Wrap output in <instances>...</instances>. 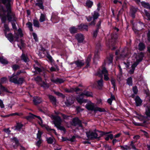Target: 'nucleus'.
I'll list each match as a JSON object with an SVG mask.
<instances>
[{"label":"nucleus","instance_id":"f257e3e1","mask_svg":"<svg viewBox=\"0 0 150 150\" xmlns=\"http://www.w3.org/2000/svg\"><path fill=\"white\" fill-rule=\"evenodd\" d=\"M13 0H0V2H2L6 6V10L2 7L1 11L4 13L7 12L6 16L8 20L11 22L12 28L16 30L17 29L16 26V19L15 14L11 10V5L13 3Z\"/></svg>","mask_w":150,"mask_h":150},{"label":"nucleus","instance_id":"f03ea898","mask_svg":"<svg viewBox=\"0 0 150 150\" xmlns=\"http://www.w3.org/2000/svg\"><path fill=\"white\" fill-rule=\"evenodd\" d=\"M111 132H109L107 133L98 131H89L86 132V134L88 139H93L99 138L104 135L109 134Z\"/></svg>","mask_w":150,"mask_h":150},{"label":"nucleus","instance_id":"7ed1b4c3","mask_svg":"<svg viewBox=\"0 0 150 150\" xmlns=\"http://www.w3.org/2000/svg\"><path fill=\"white\" fill-rule=\"evenodd\" d=\"M144 54L142 52H141L136 55V62L132 64L131 67V69L129 71V74H132L134 73L135 67L138 64L139 62L142 60Z\"/></svg>","mask_w":150,"mask_h":150},{"label":"nucleus","instance_id":"20e7f679","mask_svg":"<svg viewBox=\"0 0 150 150\" xmlns=\"http://www.w3.org/2000/svg\"><path fill=\"white\" fill-rule=\"evenodd\" d=\"M51 118L53 120V122L55 126L61 130L63 131L65 130L64 128L63 127L61 126L62 120L59 116L52 115Z\"/></svg>","mask_w":150,"mask_h":150},{"label":"nucleus","instance_id":"39448f33","mask_svg":"<svg viewBox=\"0 0 150 150\" xmlns=\"http://www.w3.org/2000/svg\"><path fill=\"white\" fill-rule=\"evenodd\" d=\"M9 81L11 82L17 84H22L24 81V78H19L18 79V77L14 74H13L11 76L9 77Z\"/></svg>","mask_w":150,"mask_h":150},{"label":"nucleus","instance_id":"423d86ee","mask_svg":"<svg viewBox=\"0 0 150 150\" xmlns=\"http://www.w3.org/2000/svg\"><path fill=\"white\" fill-rule=\"evenodd\" d=\"M96 106L94 104L90 102L87 104L86 105V108L88 110L91 111H93L95 112V110Z\"/></svg>","mask_w":150,"mask_h":150},{"label":"nucleus","instance_id":"0eeeda50","mask_svg":"<svg viewBox=\"0 0 150 150\" xmlns=\"http://www.w3.org/2000/svg\"><path fill=\"white\" fill-rule=\"evenodd\" d=\"M72 124L74 126L78 125L79 127H82L81 122L78 118H75L73 119Z\"/></svg>","mask_w":150,"mask_h":150},{"label":"nucleus","instance_id":"6e6552de","mask_svg":"<svg viewBox=\"0 0 150 150\" xmlns=\"http://www.w3.org/2000/svg\"><path fill=\"white\" fill-rule=\"evenodd\" d=\"M74 102V98L72 97H69L67 99L66 101L65 102V105L67 106L71 105Z\"/></svg>","mask_w":150,"mask_h":150},{"label":"nucleus","instance_id":"1a4fd4ad","mask_svg":"<svg viewBox=\"0 0 150 150\" xmlns=\"http://www.w3.org/2000/svg\"><path fill=\"white\" fill-rule=\"evenodd\" d=\"M75 38L79 43L82 42L84 38L83 35L81 34H77L76 35Z\"/></svg>","mask_w":150,"mask_h":150},{"label":"nucleus","instance_id":"9d476101","mask_svg":"<svg viewBox=\"0 0 150 150\" xmlns=\"http://www.w3.org/2000/svg\"><path fill=\"white\" fill-rule=\"evenodd\" d=\"M102 72L104 75V80L105 81H108L109 79V78L108 77V71L105 68H104L102 71Z\"/></svg>","mask_w":150,"mask_h":150},{"label":"nucleus","instance_id":"9b49d317","mask_svg":"<svg viewBox=\"0 0 150 150\" xmlns=\"http://www.w3.org/2000/svg\"><path fill=\"white\" fill-rule=\"evenodd\" d=\"M5 36L10 42H14V36L11 33L8 34L5 33Z\"/></svg>","mask_w":150,"mask_h":150},{"label":"nucleus","instance_id":"f8f14e48","mask_svg":"<svg viewBox=\"0 0 150 150\" xmlns=\"http://www.w3.org/2000/svg\"><path fill=\"white\" fill-rule=\"evenodd\" d=\"M51 81L54 83L57 84L61 83L64 82V80L62 79L57 78L56 79H51Z\"/></svg>","mask_w":150,"mask_h":150},{"label":"nucleus","instance_id":"ddd939ff","mask_svg":"<svg viewBox=\"0 0 150 150\" xmlns=\"http://www.w3.org/2000/svg\"><path fill=\"white\" fill-rule=\"evenodd\" d=\"M99 76L101 77V79L98 80L97 81V83L98 84V87L99 89H100L103 86V79H102V76L101 75H99Z\"/></svg>","mask_w":150,"mask_h":150},{"label":"nucleus","instance_id":"4468645a","mask_svg":"<svg viewBox=\"0 0 150 150\" xmlns=\"http://www.w3.org/2000/svg\"><path fill=\"white\" fill-rule=\"evenodd\" d=\"M74 63L78 67H81L84 64L85 62L83 60H78L75 62Z\"/></svg>","mask_w":150,"mask_h":150},{"label":"nucleus","instance_id":"2eb2a0df","mask_svg":"<svg viewBox=\"0 0 150 150\" xmlns=\"http://www.w3.org/2000/svg\"><path fill=\"white\" fill-rule=\"evenodd\" d=\"M42 101V100L41 98L36 97L34 98L33 102L35 105H37L38 104L41 103Z\"/></svg>","mask_w":150,"mask_h":150},{"label":"nucleus","instance_id":"dca6fc26","mask_svg":"<svg viewBox=\"0 0 150 150\" xmlns=\"http://www.w3.org/2000/svg\"><path fill=\"white\" fill-rule=\"evenodd\" d=\"M81 96L83 97H85V96L87 97H92L93 95L91 92L85 91L83 93L81 94Z\"/></svg>","mask_w":150,"mask_h":150},{"label":"nucleus","instance_id":"f3484780","mask_svg":"<svg viewBox=\"0 0 150 150\" xmlns=\"http://www.w3.org/2000/svg\"><path fill=\"white\" fill-rule=\"evenodd\" d=\"M135 100L137 106H140L141 105L142 100L141 99L139 96H137L136 97Z\"/></svg>","mask_w":150,"mask_h":150},{"label":"nucleus","instance_id":"a211bd4d","mask_svg":"<svg viewBox=\"0 0 150 150\" xmlns=\"http://www.w3.org/2000/svg\"><path fill=\"white\" fill-rule=\"evenodd\" d=\"M78 27L79 29L80 30L88 31V25H87L81 24L78 26Z\"/></svg>","mask_w":150,"mask_h":150},{"label":"nucleus","instance_id":"6ab92c4d","mask_svg":"<svg viewBox=\"0 0 150 150\" xmlns=\"http://www.w3.org/2000/svg\"><path fill=\"white\" fill-rule=\"evenodd\" d=\"M11 141L12 142L15 143V145H13V147L15 149L16 148L19 144L17 138L16 137H14L11 139Z\"/></svg>","mask_w":150,"mask_h":150},{"label":"nucleus","instance_id":"aec40b11","mask_svg":"<svg viewBox=\"0 0 150 150\" xmlns=\"http://www.w3.org/2000/svg\"><path fill=\"white\" fill-rule=\"evenodd\" d=\"M145 114L147 117L150 118V106H146L145 107Z\"/></svg>","mask_w":150,"mask_h":150},{"label":"nucleus","instance_id":"412c9836","mask_svg":"<svg viewBox=\"0 0 150 150\" xmlns=\"http://www.w3.org/2000/svg\"><path fill=\"white\" fill-rule=\"evenodd\" d=\"M34 117H37L40 120V121L39 122V124H41L42 123V119L39 116H37L35 115H34L33 114H31L30 116H29L28 117H27V119H28L30 117L34 118Z\"/></svg>","mask_w":150,"mask_h":150},{"label":"nucleus","instance_id":"4be33fe9","mask_svg":"<svg viewBox=\"0 0 150 150\" xmlns=\"http://www.w3.org/2000/svg\"><path fill=\"white\" fill-rule=\"evenodd\" d=\"M49 97L51 102L52 103V104L54 105H55L57 103L56 98L51 95L49 96Z\"/></svg>","mask_w":150,"mask_h":150},{"label":"nucleus","instance_id":"5701e85b","mask_svg":"<svg viewBox=\"0 0 150 150\" xmlns=\"http://www.w3.org/2000/svg\"><path fill=\"white\" fill-rule=\"evenodd\" d=\"M46 18V15L41 13L40 16L39 21L40 22H42L45 20Z\"/></svg>","mask_w":150,"mask_h":150},{"label":"nucleus","instance_id":"b1692460","mask_svg":"<svg viewBox=\"0 0 150 150\" xmlns=\"http://www.w3.org/2000/svg\"><path fill=\"white\" fill-rule=\"evenodd\" d=\"M54 138L53 137L46 138V140L48 144H52L54 142Z\"/></svg>","mask_w":150,"mask_h":150},{"label":"nucleus","instance_id":"393cba45","mask_svg":"<svg viewBox=\"0 0 150 150\" xmlns=\"http://www.w3.org/2000/svg\"><path fill=\"white\" fill-rule=\"evenodd\" d=\"M141 4L142 6L145 8L148 9H150V5L149 3L142 2Z\"/></svg>","mask_w":150,"mask_h":150},{"label":"nucleus","instance_id":"a878e982","mask_svg":"<svg viewBox=\"0 0 150 150\" xmlns=\"http://www.w3.org/2000/svg\"><path fill=\"white\" fill-rule=\"evenodd\" d=\"M113 56L110 54L109 57L107 58L106 60V62L109 64L112 63L113 59Z\"/></svg>","mask_w":150,"mask_h":150},{"label":"nucleus","instance_id":"bb28decb","mask_svg":"<svg viewBox=\"0 0 150 150\" xmlns=\"http://www.w3.org/2000/svg\"><path fill=\"white\" fill-rule=\"evenodd\" d=\"M33 24L34 26L36 27L39 28L40 27V24L38 21L36 19L33 20Z\"/></svg>","mask_w":150,"mask_h":150},{"label":"nucleus","instance_id":"cd10ccee","mask_svg":"<svg viewBox=\"0 0 150 150\" xmlns=\"http://www.w3.org/2000/svg\"><path fill=\"white\" fill-rule=\"evenodd\" d=\"M138 48L140 50H143L145 48L144 44L142 43H139V45Z\"/></svg>","mask_w":150,"mask_h":150},{"label":"nucleus","instance_id":"c85d7f7f","mask_svg":"<svg viewBox=\"0 0 150 150\" xmlns=\"http://www.w3.org/2000/svg\"><path fill=\"white\" fill-rule=\"evenodd\" d=\"M0 62L2 64H7L8 63V61L5 59L3 57H0Z\"/></svg>","mask_w":150,"mask_h":150},{"label":"nucleus","instance_id":"c756f323","mask_svg":"<svg viewBox=\"0 0 150 150\" xmlns=\"http://www.w3.org/2000/svg\"><path fill=\"white\" fill-rule=\"evenodd\" d=\"M93 5V2L90 0H87L86 3V6L88 8H91Z\"/></svg>","mask_w":150,"mask_h":150},{"label":"nucleus","instance_id":"7c9ffc66","mask_svg":"<svg viewBox=\"0 0 150 150\" xmlns=\"http://www.w3.org/2000/svg\"><path fill=\"white\" fill-rule=\"evenodd\" d=\"M99 111L100 112H104L105 111V109L103 108H101L97 106H96L95 112Z\"/></svg>","mask_w":150,"mask_h":150},{"label":"nucleus","instance_id":"2f4dec72","mask_svg":"<svg viewBox=\"0 0 150 150\" xmlns=\"http://www.w3.org/2000/svg\"><path fill=\"white\" fill-rule=\"evenodd\" d=\"M91 55H89L88 57L86 60V67H88L89 66V64L90 62L91 61Z\"/></svg>","mask_w":150,"mask_h":150},{"label":"nucleus","instance_id":"473e14b6","mask_svg":"<svg viewBox=\"0 0 150 150\" xmlns=\"http://www.w3.org/2000/svg\"><path fill=\"white\" fill-rule=\"evenodd\" d=\"M26 25L30 31H33V30L32 27L33 24L31 23L28 22L26 24Z\"/></svg>","mask_w":150,"mask_h":150},{"label":"nucleus","instance_id":"72a5a7b5","mask_svg":"<svg viewBox=\"0 0 150 150\" xmlns=\"http://www.w3.org/2000/svg\"><path fill=\"white\" fill-rule=\"evenodd\" d=\"M40 1L41 3H36L35 4V5L38 6L41 9H44V6H43V1L41 0Z\"/></svg>","mask_w":150,"mask_h":150},{"label":"nucleus","instance_id":"f704fd0d","mask_svg":"<svg viewBox=\"0 0 150 150\" xmlns=\"http://www.w3.org/2000/svg\"><path fill=\"white\" fill-rule=\"evenodd\" d=\"M127 83L129 86H132V80L131 77L128 78L127 79Z\"/></svg>","mask_w":150,"mask_h":150},{"label":"nucleus","instance_id":"c9c22d12","mask_svg":"<svg viewBox=\"0 0 150 150\" xmlns=\"http://www.w3.org/2000/svg\"><path fill=\"white\" fill-rule=\"evenodd\" d=\"M115 100V97L112 95L110 98L108 99V102L110 105H111L112 101Z\"/></svg>","mask_w":150,"mask_h":150},{"label":"nucleus","instance_id":"e433bc0d","mask_svg":"<svg viewBox=\"0 0 150 150\" xmlns=\"http://www.w3.org/2000/svg\"><path fill=\"white\" fill-rule=\"evenodd\" d=\"M69 30L71 33H75L77 32V29L74 27H72L70 28Z\"/></svg>","mask_w":150,"mask_h":150},{"label":"nucleus","instance_id":"4c0bfd02","mask_svg":"<svg viewBox=\"0 0 150 150\" xmlns=\"http://www.w3.org/2000/svg\"><path fill=\"white\" fill-rule=\"evenodd\" d=\"M21 59L25 62H28L29 59L27 56L24 54H22L21 56Z\"/></svg>","mask_w":150,"mask_h":150},{"label":"nucleus","instance_id":"58836bf2","mask_svg":"<svg viewBox=\"0 0 150 150\" xmlns=\"http://www.w3.org/2000/svg\"><path fill=\"white\" fill-rule=\"evenodd\" d=\"M42 83L40 84L41 86H42L45 88H47L49 87V85L44 81H42Z\"/></svg>","mask_w":150,"mask_h":150},{"label":"nucleus","instance_id":"ea45409f","mask_svg":"<svg viewBox=\"0 0 150 150\" xmlns=\"http://www.w3.org/2000/svg\"><path fill=\"white\" fill-rule=\"evenodd\" d=\"M99 16V15L98 12H94V14L93 15V19L95 20V19H97L98 16Z\"/></svg>","mask_w":150,"mask_h":150},{"label":"nucleus","instance_id":"a19ab883","mask_svg":"<svg viewBox=\"0 0 150 150\" xmlns=\"http://www.w3.org/2000/svg\"><path fill=\"white\" fill-rule=\"evenodd\" d=\"M34 79L37 83L39 84H40L39 83L40 82H42V81L41 78L39 76H38L37 77L35 78Z\"/></svg>","mask_w":150,"mask_h":150},{"label":"nucleus","instance_id":"79ce46f5","mask_svg":"<svg viewBox=\"0 0 150 150\" xmlns=\"http://www.w3.org/2000/svg\"><path fill=\"white\" fill-rule=\"evenodd\" d=\"M80 97H82V98L83 97V96H81L80 94V96L77 97L76 100L78 102L81 103L83 102V98H80Z\"/></svg>","mask_w":150,"mask_h":150},{"label":"nucleus","instance_id":"37998d69","mask_svg":"<svg viewBox=\"0 0 150 150\" xmlns=\"http://www.w3.org/2000/svg\"><path fill=\"white\" fill-rule=\"evenodd\" d=\"M72 88L73 89V92H75L76 93H78L80 92V91H81V90L78 87H73Z\"/></svg>","mask_w":150,"mask_h":150},{"label":"nucleus","instance_id":"c03bdc74","mask_svg":"<svg viewBox=\"0 0 150 150\" xmlns=\"http://www.w3.org/2000/svg\"><path fill=\"white\" fill-rule=\"evenodd\" d=\"M1 20L3 23H5L6 21V17L5 14H2L1 15Z\"/></svg>","mask_w":150,"mask_h":150},{"label":"nucleus","instance_id":"a18cd8bd","mask_svg":"<svg viewBox=\"0 0 150 150\" xmlns=\"http://www.w3.org/2000/svg\"><path fill=\"white\" fill-rule=\"evenodd\" d=\"M23 126V125L20 123H17L16 127V129L19 130Z\"/></svg>","mask_w":150,"mask_h":150},{"label":"nucleus","instance_id":"49530a36","mask_svg":"<svg viewBox=\"0 0 150 150\" xmlns=\"http://www.w3.org/2000/svg\"><path fill=\"white\" fill-rule=\"evenodd\" d=\"M113 137L112 134H110L108 135L107 137L105 138V139L106 140H108L109 138L110 139H112L113 138Z\"/></svg>","mask_w":150,"mask_h":150},{"label":"nucleus","instance_id":"de8ad7c7","mask_svg":"<svg viewBox=\"0 0 150 150\" xmlns=\"http://www.w3.org/2000/svg\"><path fill=\"white\" fill-rule=\"evenodd\" d=\"M34 68L36 71H38L39 72H40L43 70V68L42 67L41 68H39L37 67H35Z\"/></svg>","mask_w":150,"mask_h":150},{"label":"nucleus","instance_id":"09e8293b","mask_svg":"<svg viewBox=\"0 0 150 150\" xmlns=\"http://www.w3.org/2000/svg\"><path fill=\"white\" fill-rule=\"evenodd\" d=\"M134 143L133 141H132L131 142L130 144L129 145V146H130L131 149H132L134 150H136L137 149L136 148L135 145L134 144Z\"/></svg>","mask_w":150,"mask_h":150},{"label":"nucleus","instance_id":"8fccbe9b","mask_svg":"<svg viewBox=\"0 0 150 150\" xmlns=\"http://www.w3.org/2000/svg\"><path fill=\"white\" fill-rule=\"evenodd\" d=\"M12 68L14 71L18 69L19 68V66L17 64H14L12 66Z\"/></svg>","mask_w":150,"mask_h":150},{"label":"nucleus","instance_id":"3c124183","mask_svg":"<svg viewBox=\"0 0 150 150\" xmlns=\"http://www.w3.org/2000/svg\"><path fill=\"white\" fill-rule=\"evenodd\" d=\"M0 89L2 91H4L6 92H9L8 91L6 88L1 85L0 87Z\"/></svg>","mask_w":150,"mask_h":150},{"label":"nucleus","instance_id":"603ef678","mask_svg":"<svg viewBox=\"0 0 150 150\" xmlns=\"http://www.w3.org/2000/svg\"><path fill=\"white\" fill-rule=\"evenodd\" d=\"M42 134V132L40 131V130H38V133L37 134V138H38L39 139H41L40 138L41 136V135Z\"/></svg>","mask_w":150,"mask_h":150},{"label":"nucleus","instance_id":"864d4df0","mask_svg":"<svg viewBox=\"0 0 150 150\" xmlns=\"http://www.w3.org/2000/svg\"><path fill=\"white\" fill-rule=\"evenodd\" d=\"M33 38L35 40V41L36 42L38 41V39L37 34L35 33H33Z\"/></svg>","mask_w":150,"mask_h":150},{"label":"nucleus","instance_id":"5fc2aeb1","mask_svg":"<svg viewBox=\"0 0 150 150\" xmlns=\"http://www.w3.org/2000/svg\"><path fill=\"white\" fill-rule=\"evenodd\" d=\"M146 16L148 20H150V14L146 10H144Z\"/></svg>","mask_w":150,"mask_h":150},{"label":"nucleus","instance_id":"6e6d98bb","mask_svg":"<svg viewBox=\"0 0 150 150\" xmlns=\"http://www.w3.org/2000/svg\"><path fill=\"white\" fill-rule=\"evenodd\" d=\"M42 140L41 139H39V140L36 143V145L38 147H40L41 144L42 142Z\"/></svg>","mask_w":150,"mask_h":150},{"label":"nucleus","instance_id":"4d7b16f0","mask_svg":"<svg viewBox=\"0 0 150 150\" xmlns=\"http://www.w3.org/2000/svg\"><path fill=\"white\" fill-rule=\"evenodd\" d=\"M98 31V28H97V29L95 30L93 33V36L95 38H96L97 36V35Z\"/></svg>","mask_w":150,"mask_h":150},{"label":"nucleus","instance_id":"13d9d810","mask_svg":"<svg viewBox=\"0 0 150 150\" xmlns=\"http://www.w3.org/2000/svg\"><path fill=\"white\" fill-rule=\"evenodd\" d=\"M120 146L122 148H123L124 149L126 150L130 149H131V148H130L129 146H128L127 145H126L124 146Z\"/></svg>","mask_w":150,"mask_h":150},{"label":"nucleus","instance_id":"bf43d9fd","mask_svg":"<svg viewBox=\"0 0 150 150\" xmlns=\"http://www.w3.org/2000/svg\"><path fill=\"white\" fill-rule=\"evenodd\" d=\"M133 91L134 94H137L138 92V90L137 87L136 86L134 87L133 88Z\"/></svg>","mask_w":150,"mask_h":150},{"label":"nucleus","instance_id":"052dcab7","mask_svg":"<svg viewBox=\"0 0 150 150\" xmlns=\"http://www.w3.org/2000/svg\"><path fill=\"white\" fill-rule=\"evenodd\" d=\"M73 89L72 88H71L69 89L66 88L65 89V91L67 92H73Z\"/></svg>","mask_w":150,"mask_h":150},{"label":"nucleus","instance_id":"680f3d73","mask_svg":"<svg viewBox=\"0 0 150 150\" xmlns=\"http://www.w3.org/2000/svg\"><path fill=\"white\" fill-rule=\"evenodd\" d=\"M4 28H5V31H9V28L8 27V25L5 24H4Z\"/></svg>","mask_w":150,"mask_h":150},{"label":"nucleus","instance_id":"e2e57ef3","mask_svg":"<svg viewBox=\"0 0 150 150\" xmlns=\"http://www.w3.org/2000/svg\"><path fill=\"white\" fill-rule=\"evenodd\" d=\"M111 81L112 84L113 85V86L115 88V80L113 79H111Z\"/></svg>","mask_w":150,"mask_h":150},{"label":"nucleus","instance_id":"0e129e2a","mask_svg":"<svg viewBox=\"0 0 150 150\" xmlns=\"http://www.w3.org/2000/svg\"><path fill=\"white\" fill-rule=\"evenodd\" d=\"M75 136H73L72 137L68 139V140L71 142H74L75 140Z\"/></svg>","mask_w":150,"mask_h":150},{"label":"nucleus","instance_id":"69168bd1","mask_svg":"<svg viewBox=\"0 0 150 150\" xmlns=\"http://www.w3.org/2000/svg\"><path fill=\"white\" fill-rule=\"evenodd\" d=\"M14 42L16 41H18V35H15L14 36Z\"/></svg>","mask_w":150,"mask_h":150},{"label":"nucleus","instance_id":"338daca9","mask_svg":"<svg viewBox=\"0 0 150 150\" xmlns=\"http://www.w3.org/2000/svg\"><path fill=\"white\" fill-rule=\"evenodd\" d=\"M7 80V79L5 77H3L1 79V83H4Z\"/></svg>","mask_w":150,"mask_h":150},{"label":"nucleus","instance_id":"774afa93","mask_svg":"<svg viewBox=\"0 0 150 150\" xmlns=\"http://www.w3.org/2000/svg\"><path fill=\"white\" fill-rule=\"evenodd\" d=\"M105 150H111V148L109 146L106 145L105 146Z\"/></svg>","mask_w":150,"mask_h":150}]
</instances>
